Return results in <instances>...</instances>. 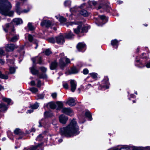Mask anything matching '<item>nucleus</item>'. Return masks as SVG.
Returning <instances> with one entry per match:
<instances>
[{"label":"nucleus","instance_id":"1","mask_svg":"<svg viewBox=\"0 0 150 150\" xmlns=\"http://www.w3.org/2000/svg\"><path fill=\"white\" fill-rule=\"evenodd\" d=\"M60 133L62 136L68 137L79 134L80 133L79 127L76 120L73 119L67 126L61 128Z\"/></svg>","mask_w":150,"mask_h":150},{"label":"nucleus","instance_id":"2","mask_svg":"<svg viewBox=\"0 0 150 150\" xmlns=\"http://www.w3.org/2000/svg\"><path fill=\"white\" fill-rule=\"evenodd\" d=\"M8 0H0V13L5 16L13 17L14 11H10L12 5Z\"/></svg>","mask_w":150,"mask_h":150},{"label":"nucleus","instance_id":"3","mask_svg":"<svg viewBox=\"0 0 150 150\" xmlns=\"http://www.w3.org/2000/svg\"><path fill=\"white\" fill-rule=\"evenodd\" d=\"M131 148L132 150H150V146H147L145 147H139L135 146H131L128 145H123L120 148L124 149V150H129Z\"/></svg>","mask_w":150,"mask_h":150},{"label":"nucleus","instance_id":"4","mask_svg":"<svg viewBox=\"0 0 150 150\" xmlns=\"http://www.w3.org/2000/svg\"><path fill=\"white\" fill-rule=\"evenodd\" d=\"M14 29H13L11 34L9 37L7 36L6 38L9 42H15L17 41L19 39V36L18 35H14L13 33L14 32Z\"/></svg>","mask_w":150,"mask_h":150},{"label":"nucleus","instance_id":"5","mask_svg":"<svg viewBox=\"0 0 150 150\" xmlns=\"http://www.w3.org/2000/svg\"><path fill=\"white\" fill-rule=\"evenodd\" d=\"M70 62V61L69 59L66 57L61 58L59 60V65L61 68H62L66 65V64Z\"/></svg>","mask_w":150,"mask_h":150},{"label":"nucleus","instance_id":"6","mask_svg":"<svg viewBox=\"0 0 150 150\" xmlns=\"http://www.w3.org/2000/svg\"><path fill=\"white\" fill-rule=\"evenodd\" d=\"M21 3L18 1L16 2L15 11L17 14L20 15L22 13V9L20 7Z\"/></svg>","mask_w":150,"mask_h":150},{"label":"nucleus","instance_id":"7","mask_svg":"<svg viewBox=\"0 0 150 150\" xmlns=\"http://www.w3.org/2000/svg\"><path fill=\"white\" fill-rule=\"evenodd\" d=\"M55 40L57 43L60 45L63 44L65 42L64 37L62 35L56 37Z\"/></svg>","mask_w":150,"mask_h":150},{"label":"nucleus","instance_id":"8","mask_svg":"<svg viewBox=\"0 0 150 150\" xmlns=\"http://www.w3.org/2000/svg\"><path fill=\"white\" fill-rule=\"evenodd\" d=\"M103 84L102 86L103 88H105L106 89L108 88L109 83L108 79L107 77H105L103 81Z\"/></svg>","mask_w":150,"mask_h":150},{"label":"nucleus","instance_id":"9","mask_svg":"<svg viewBox=\"0 0 150 150\" xmlns=\"http://www.w3.org/2000/svg\"><path fill=\"white\" fill-rule=\"evenodd\" d=\"M15 134L18 135L20 137L18 138V139H21L25 135V134L19 128L16 129L14 131Z\"/></svg>","mask_w":150,"mask_h":150},{"label":"nucleus","instance_id":"10","mask_svg":"<svg viewBox=\"0 0 150 150\" xmlns=\"http://www.w3.org/2000/svg\"><path fill=\"white\" fill-rule=\"evenodd\" d=\"M101 8H102L104 10V11L108 12H109L111 8L110 7L108 4H101L99 6L98 8V9H99Z\"/></svg>","mask_w":150,"mask_h":150},{"label":"nucleus","instance_id":"11","mask_svg":"<svg viewBox=\"0 0 150 150\" xmlns=\"http://www.w3.org/2000/svg\"><path fill=\"white\" fill-rule=\"evenodd\" d=\"M42 144L43 143H42L39 144L36 146H33L28 148H25L23 150H39L38 148H41Z\"/></svg>","mask_w":150,"mask_h":150},{"label":"nucleus","instance_id":"12","mask_svg":"<svg viewBox=\"0 0 150 150\" xmlns=\"http://www.w3.org/2000/svg\"><path fill=\"white\" fill-rule=\"evenodd\" d=\"M15 48V46L13 44H7L5 47L6 51L8 52L13 51Z\"/></svg>","mask_w":150,"mask_h":150},{"label":"nucleus","instance_id":"13","mask_svg":"<svg viewBox=\"0 0 150 150\" xmlns=\"http://www.w3.org/2000/svg\"><path fill=\"white\" fill-rule=\"evenodd\" d=\"M51 25V22L48 20H43L41 23V25L42 26H45L46 27H49Z\"/></svg>","mask_w":150,"mask_h":150},{"label":"nucleus","instance_id":"14","mask_svg":"<svg viewBox=\"0 0 150 150\" xmlns=\"http://www.w3.org/2000/svg\"><path fill=\"white\" fill-rule=\"evenodd\" d=\"M71 90L72 92H74L76 87V82L74 80H71L70 81Z\"/></svg>","mask_w":150,"mask_h":150},{"label":"nucleus","instance_id":"15","mask_svg":"<svg viewBox=\"0 0 150 150\" xmlns=\"http://www.w3.org/2000/svg\"><path fill=\"white\" fill-rule=\"evenodd\" d=\"M59 119L61 123L65 124L68 120V118L67 116L63 115H62L59 116Z\"/></svg>","mask_w":150,"mask_h":150},{"label":"nucleus","instance_id":"16","mask_svg":"<svg viewBox=\"0 0 150 150\" xmlns=\"http://www.w3.org/2000/svg\"><path fill=\"white\" fill-rule=\"evenodd\" d=\"M62 112L69 115H71L73 114L72 111L70 108H63L62 109Z\"/></svg>","mask_w":150,"mask_h":150},{"label":"nucleus","instance_id":"17","mask_svg":"<svg viewBox=\"0 0 150 150\" xmlns=\"http://www.w3.org/2000/svg\"><path fill=\"white\" fill-rule=\"evenodd\" d=\"M86 45L83 42H80L77 45L76 47L78 50L79 51L84 49L86 47Z\"/></svg>","mask_w":150,"mask_h":150},{"label":"nucleus","instance_id":"18","mask_svg":"<svg viewBox=\"0 0 150 150\" xmlns=\"http://www.w3.org/2000/svg\"><path fill=\"white\" fill-rule=\"evenodd\" d=\"M67 103L70 106H74L76 104L74 99L72 98H69L68 99Z\"/></svg>","mask_w":150,"mask_h":150},{"label":"nucleus","instance_id":"19","mask_svg":"<svg viewBox=\"0 0 150 150\" xmlns=\"http://www.w3.org/2000/svg\"><path fill=\"white\" fill-rule=\"evenodd\" d=\"M35 64H33L32 67L30 68V69L31 73L33 74H37V75L39 74V71L38 70L35 69Z\"/></svg>","mask_w":150,"mask_h":150},{"label":"nucleus","instance_id":"20","mask_svg":"<svg viewBox=\"0 0 150 150\" xmlns=\"http://www.w3.org/2000/svg\"><path fill=\"white\" fill-rule=\"evenodd\" d=\"M85 6V4H83L81 5L79 8H82L83 7ZM79 8V7L75 6L73 8H71L70 10L71 12H76L78 11V9Z\"/></svg>","mask_w":150,"mask_h":150},{"label":"nucleus","instance_id":"21","mask_svg":"<svg viewBox=\"0 0 150 150\" xmlns=\"http://www.w3.org/2000/svg\"><path fill=\"white\" fill-rule=\"evenodd\" d=\"M57 63L55 61L52 62L50 65V68L53 70L55 69L57 66Z\"/></svg>","mask_w":150,"mask_h":150},{"label":"nucleus","instance_id":"22","mask_svg":"<svg viewBox=\"0 0 150 150\" xmlns=\"http://www.w3.org/2000/svg\"><path fill=\"white\" fill-rule=\"evenodd\" d=\"M13 22L16 25H18L23 23L22 20L20 18H16L13 20Z\"/></svg>","mask_w":150,"mask_h":150},{"label":"nucleus","instance_id":"23","mask_svg":"<svg viewBox=\"0 0 150 150\" xmlns=\"http://www.w3.org/2000/svg\"><path fill=\"white\" fill-rule=\"evenodd\" d=\"M74 34L71 32H70L65 33V37L68 39H71L74 37Z\"/></svg>","mask_w":150,"mask_h":150},{"label":"nucleus","instance_id":"24","mask_svg":"<svg viewBox=\"0 0 150 150\" xmlns=\"http://www.w3.org/2000/svg\"><path fill=\"white\" fill-rule=\"evenodd\" d=\"M33 64H35L36 60H38V63L41 64L42 62V59L41 57H37L32 59Z\"/></svg>","mask_w":150,"mask_h":150},{"label":"nucleus","instance_id":"25","mask_svg":"<svg viewBox=\"0 0 150 150\" xmlns=\"http://www.w3.org/2000/svg\"><path fill=\"white\" fill-rule=\"evenodd\" d=\"M78 70L76 68L73 67L71 69L70 71H69L68 74H67V72L66 74H75L78 73Z\"/></svg>","mask_w":150,"mask_h":150},{"label":"nucleus","instance_id":"26","mask_svg":"<svg viewBox=\"0 0 150 150\" xmlns=\"http://www.w3.org/2000/svg\"><path fill=\"white\" fill-rule=\"evenodd\" d=\"M0 108L1 109L2 111H4L6 110L7 108L4 103H1L0 104Z\"/></svg>","mask_w":150,"mask_h":150},{"label":"nucleus","instance_id":"27","mask_svg":"<svg viewBox=\"0 0 150 150\" xmlns=\"http://www.w3.org/2000/svg\"><path fill=\"white\" fill-rule=\"evenodd\" d=\"M28 39L30 42H33V43L35 41H37L33 39V37L30 34H28Z\"/></svg>","mask_w":150,"mask_h":150},{"label":"nucleus","instance_id":"28","mask_svg":"<svg viewBox=\"0 0 150 150\" xmlns=\"http://www.w3.org/2000/svg\"><path fill=\"white\" fill-rule=\"evenodd\" d=\"M37 76L40 79H46L47 78V75L45 73H43L41 74H38Z\"/></svg>","mask_w":150,"mask_h":150},{"label":"nucleus","instance_id":"29","mask_svg":"<svg viewBox=\"0 0 150 150\" xmlns=\"http://www.w3.org/2000/svg\"><path fill=\"white\" fill-rule=\"evenodd\" d=\"M118 41L116 40L115 39L114 40H113L111 41V44L112 46H116L117 47L118 46Z\"/></svg>","mask_w":150,"mask_h":150},{"label":"nucleus","instance_id":"30","mask_svg":"<svg viewBox=\"0 0 150 150\" xmlns=\"http://www.w3.org/2000/svg\"><path fill=\"white\" fill-rule=\"evenodd\" d=\"M80 14L85 16H88V12L86 10H82L80 12Z\"/></svg>","mask_w":150,"mask_h":150},{"label":"nucleus","instance_id":"31","mask_svg":"<svg viewBox=\"0 0 150 150\" xmlns=\"http://www.w3.org/2000/svg\"><path fill=\"white\" fill-rule=\"evenodd\" d=\"M99 17L101 20L104 22V23L103 24H104L107 22V19L105 16L99 15Z\"/></svg>","mask_w":150,"mask_h":150},{"label":"nucleus","instance_id":"32","mask_svg":"<svg viewBox=\"0 0 150 150\" xmlns=\"http://www.w3.org/2000/svg\"><path fill=\"white\" fill-rule=\"evenodd\" d=\"M81 27V26L80 25L78 26L76 28L74 29V32L77 34H79L80 32V30Z\"/></svg>","mask_w":150,"mask_h":150},{"label":"nucleus","instance_id":"33","mask_svg":"<svg viewBox=\"0 0 150 150\" xmlns=\"http://www.w3.org/2000/svg\"><path fill=\"white\" fill-rule=\"evenodd\" d=\"M50 108L52 109H55L56 107V104L54 103L51 102L48 104Z\"/></svg>","mask_w":150,"mask_h":150},{"label":"nucleus","instance_id":"34","mask_svg":"<svg viewBox=\"0 0 150 150\" xmlns=\"http://www.w3.org/2000/svg\"><path fill=\"white\" fill-rule=\"evenodd\" d=\"M136 62L137 63L136 64V65L139 67H144V65L142 64L141 62H139L138 60H136Z\"/></svg>","mask_w":150,"mask_h":150},{"label":"nucleus","instance_id":"35","mask_svg":"<svg viewBox=\"0 0 150 150\" xmlns=\"http://www.w3.org/2000/svg\"><path fill=\"white\" fill-rule=\"evenodd\" d=\"M2 100H3L6 102L8 104H10V103L11 102V99L5 97L2 98Z\"/></svg>","mask_w":150,"mask_h":150},{"label":"nucleus","instance_id":"36","mask_svg":"<svg viewBox=\"0 0 150 150\" xmlns=\"http://www.w3.org/2000/svg\"><path fill=\"white\" fill-rule=\"evenodd\" d=\"M85 115L88 118L89 120H92L91 113L89 111L86 112L85 113Z\"/></svg>","mask_w":150,"mask_h":150},{"label":"nucleus","instance_id":"37","mask_svg":"<svg viewBox=\"0 0 150 150\" xmlns=\"http://www.w3.org/2000/svg\"><path fill=\"white\" fill-rule=\"evenodd\" d=\"M0 78L3 79H8V77L7 75L2 74L1 72L0 71Z\"/></svg>","mask_w":150,"mask_h":150},{"label":"nucleus","instance_id":"38","mask_svg":"<svg viewBox=\"0 0 150 150\" xmlns=\"http://www.w3.org/2000/svg\"><path fill=\"white\" fill-rule=\"evenodd\" d=\"M89 6L91 8V5L93 4L94 6H95L97 4V2L95 1H89L88 2Z\"/></svg>","mask_w":150,"mask_h":150},{"label":"nucleus","instance_id":"39","mask_svg":"<svg viewBox=\"0 0 150 150\" xmlns=\"http://www.w3.org/2000/svg\"><path fill=\"white\" fill-rule=\"evenodd\" d=\"M11 23H7L5 25V26L3 28V29L4 31L6 32H7L8 31V28L10 27Z\"/></svg>","mask_w":150,"mask_h":150},{"label":"nucleus","instance_id":"40","mask_svg":"<svg viewBox=\"0 0 150 150\" xmlns=\"http://www.w3.org/2000/svg\"><path fill=\"white\" fill-rule=\"evenodd\" d=\"M39 106L38 104L37 103H36L35 104L31 105L30 107L32 109H36Z\"/></svg>","mask_w":150,"mask_h":150},{"label":"nucleus","instance_id":"41","mask_svg":"<svg viewBox=\"0 0 150 150\" xmlns=\"http://www.w3.org/2000/svg\"><path fill=\"white\" fill-rule=\"evenodd\" d=\"M45 116V117H51L53 115L50 112H46L44 113Z\"/></svg>","mask_w":150,"mask_h":150},{"label":"nucleus","instance_id":"42","mask_svg":"<svg viewBox=\"0 0 150 150\" xmlns=\"http://www.w3.org/2000/svg\"><path fill=\"white\" fill-rule=\"evenodd\" d=\"M71 4V1H70L67 0L65 1L64 5L65 6H69Z\"/></svg>","mask_w":150,"mask_h":150},{"label":"nucleus","instance_id":"43","mask_svg":"<svg viewBox=\"0 0 150 150\" xmlns=\"http://www.w3.org/2000/svg\"><path fill=\"white\" fill-rule=\"evenodd\" d=\"M29 90L33 93H35L38 91V89L36 88L32 87L30 88Z\"/></svg>","mask_w":150,"mask_h":150},{"label":"nucleus","instance_id":"44","mask_svg":"<svg viewBox=\"0 0 150 150\" xmlns=\"http://www.w3.org/2000/svg\"><path fill=\"white\" fill-rule=\"evenodd\" d=\"M40 69L43 73H45L47 71V69L44 67H41L39 68Z\"/></svg>","mask_w":150,"mask_h":150},{"label":"nucleus","instance_id":"45","mask_svg":"<svg viewBox=\"0 0 150 150\" xmlns=\"http://www.w3.org/2000/svg\"><path fill=\"white\" fill-rule=\"evenodd\" d=\"M59 21L61 23H62L66 21V19L62 16H61L59 18Z\"/></svg>","mask_w":150,"mask_h":150},{"label":"nucleus","instance_id":"46","mask_svg":"<svg viewBox=\"0 0 150 150\" xmlns=\"http://www.w3.org/2000/svg\"><path fill=\"white\" fill-rule=\"evenodd\" d=\"M9 74H13L15 71V69L14 67H10L9 69Z\"/></svg>","mask_w":150,"mask_h":150},{"label":"nucleus","instance_id":"47","mask_svg":"<svg viewBox=\"0 0 150 150\" xmlns=\"http://www.w3.org/2000/svg\"><path fill=\"white\" fill-rule=\"evenodd\" d=\"M28 28L30 30H33L34 29V27L32 25L31 23H29L28 24Z\"/></svg>","mask_w":150,"mask_h":150},{"label":"nucleus","instance_id":"48","mask_svg":"<svg viewBox=\"0 0 150 150\" xmlns=\"http://www.w3.org/2000/svg\"><path fill=\"white\" fill-rule=\"evenodd\" d=\"M79 23V22L76 23L75 22H70L67 23L66 24V25L67 26H68L69 25L73 26L74 25H76V24L78 25Z\"/></svg>","mask_w":150,"mask_h":150},{"label":"nucleus","instance_id":"49","mask_svg":"<svg viewBox=\"0 0 150 150\" xmlns=\"http://www.w3.org/2000/svg\"><path fill=\"white\" fill-rule=\"evenodd\" d=\"M88 30V27L87 26H84L81 29V33L87 32Z\"/></svg>","mask_w":150,"mask_h":150},{"label":"nucleus","instance_id":"50","mask_svg":"<svg viewBox=\"0 0 150 150\" xmlns=\"http://www.w3.org/2000/svg\"><path fill=\"white\" fill-rule=\"evenodd\" d=\"M58 108V109H61L62 108L63 106V104L62 102H58L57 103Z\"/></svg>","mask_w":150,"mask_h":150},{"label":"nucleus","instance_id":"51","mask_svg":"<svg viewBox=\"0 0 150 150\" xmlns=\"http://www.w3.org/2000/svg\"><path fill=\"white\" fill-rule=\"evenodd\" d=\"M91 76L93 79H96L97 78V74L95 73H92L90 74Z\"/></svg>","mask_w":150,"mask_h":150},{"label":"nucleus","instance_id":"52","mask_svg":"<svg viewBox=\"0 0 150 150\" xmlns=\"http://www.w3.org/2000/svg\"><path fill=\"white\" fill-rule=\"evenodd\" d=\"M48 40L49 42L52 43H54L55 42V39L53 38H49Z\"/></svg>","mask_w":150,"mask_h":150},{"label":"nucleus","instance_id":"53","mask_svg":"<svg viewBox=\"0 0 150 150\" xmlns=\"http://www.w3.org/2000/svg\"><path fill=\"white\" fill-rule=\"evenodd\" d=\"M51 53L50 50L49 49H47L45 51V53L47 55H49Z\"/></svg>","mask_w":150,"mask_h":150},{"label":"nucleus","instance_id":"54","mask_svg":"<svg viewBox=\"0 0 150 150\" xmlns=\"http://www.w3.org/2000/svg\"><path fill=\"white\" fill-rule=\"evenodd\" d=\"M57 93H54L51 94V96L52 98L54 99H56L57 97Z\"/></svg>","mask_w":150,"mask_h":150},{"label":"nucleus","instance_id":"55","mask_svg":"<svg viewBox=\"0 0 150 150\" xmlns=\"http://www.w3.org/2000/svg\"><path fill=\"white\" fill-rule=\"evenodd\" d=\"M43 137L41 134H40L36 138V139L39 141H41Z\"/></svg>","mask_w":150,"mask_h":150},{"label":"nucleus","instance_id":"56","mask_svg":"<svg viewBox=\"0 0 150 150\" xmlns=\"http://www.w3.org/2000/svg\"><path fill=\"white\" fill-rule=\"evenodd\" d=\"M63 87L66 89L68 88V84L66 82H64L63 83Z\"/></svg>","mask_w":150,"mask_h":150},{"label":"nucleus","instance_id":"57","mask_svg":"<svg viewBox=\"0 0 150 150\" xmlns=\"http://www.w3.org/2000/svg\"><path fill=\"white\" fill-rule=\"evenodd\" d=\"M38 99H42L44 98V95L43 94H38L37 95Z\"/></svg>","mask_w":150,"mask_h":150},{"label":"nucleus","instance_id":"58","mask_svg":"<svg viewBox=\"0 0 150 150\" xmlns=\"http://www.w3.org/2000/svg\"><path fill=\"white\" fill-rule=\"evenodd\" d=\"M30 11V9L28 8L27 9H22V13H26Z\"/></svg>","mask_w":150,"mask_h":150},{"label":"nucleus","instance_id":"59","mask_svg":"<svg viewBox=\"0 0 150 150\" xmlns=\"http://www.w3.org/2000/svg\"><path fill=\"white\" fill-rule=\"evenodd\" d=\"M37 86L38 87H40L41 86V81L39 80H37Z\"/></svg>","mask_w":150,"mask_h":150},{"label":"nucleus","instance_id":"60","mask_svg":"<svg viewBox=\"0 0 150 150\" xmlns=\"http://www.w3.org/2000/svg\"><path fill=\"white\" fill-rule=\"evenodd\" d=\"M88 70L87 69H83V73L84 74H88Z\"/></svg>","mask_w":150,"mask_h":150},{"label":"nucleus","instance_id":"61","mask_svg":"<svg viewBox=\"0 0 150 150\" xmlns=\"http://www.w3.org/2000/svg\"><path fill=\"white\" fill-rule=\"evenodd\" d=\"M8 65L10 66V64L9 63H10V64L11 65H13L14 64V62L13 60H9L8 62Z\"/></svg>","mask_w":150,"mask_h":150},{"label":"nucleus","instance_id":"62","mask_svg":"<svg viewBox=\"0 0 150 150\" xmlns=\"http://www.w3.org/2000/svg\"><path fill=\"white\" fill-rule=\"evenodd\" d=\"M4 63L5 61L4 60L2 59H0V64L2 65H3L4 64Z\"/></svg>","mask_w":150,"mask_h":150},{"label":"nucleus","instance_id":"63","mask_svg":"<svg viewBox=\"0 0 150 150\" xmlns=\"http://www.w3.org/2000/svg\"><path fill=\"white\" fill-rule=\"evenodd\" d=\"M4 53V51L1 48H0V55H2Z\"/></svg>","mask_w":150,"mask_h":150},{"label":"nucleus","instance_id":"64","mask_svg":"<svg viewBox=\"0 0 150 150\" xmlns=\"http://www.w3.org/2000/svg\"><path fill=\"white\" fill-rule=\"evenodd\" d=\"M146 67L148 68H150V61L146 64Z\"/></svg>","mask_w":150,"mask_h":150}]
</instances>
